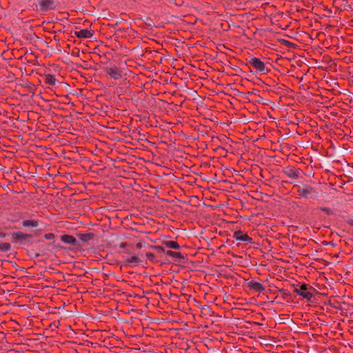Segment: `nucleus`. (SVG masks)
<instances>
[{
  "label": "nucleus",
  "mask_w": 353,
  "mask_h": 353,
  "mask_svg": "<svg viewBox=\"0 0 353 353\" xmlns=\"http://www.w3.org/2000/svg\"><path fill=\"white\" fill-rule=\"evenodd\" d=\"M166 254L172 256L174 258H181V254L180 252H173V251H170V250L166 251Z\"/></svg>",
  "instance_id": "nucleus-15"
},
{
  "label": "nucleus",
  "mask_w": 353,
  "mask_h": 353,
  "mask_svg": "<svg viewBox=\"0 0 353 353\" xmlns=\"http://www.w3.org/2000/svg\"><path fill=\"white\" fill-rule=\"evenodd\" d=\"M57 6L55 0H37L36 7L38 10L46 11L54 9Z\"/></svg>",
  "instance_id": "nucleus-1"
},
{
  "label": "nucleus",
  "mask_w": 353,
  "mask_h": 353,
  "mask_svg": "<svg viewBox=\"0 0 353 353\" xmlns=\"http://www.w3.org/2000/svg\"><path fill=\"white\" fill-rule=\"evenodd\" d=\"M155 353H159V352H156ZM159 353H163V352H159Z\"/></svg>",
  "instance_id": "nucleus-22"
},
{
  "label": "nucleus",
  "mask_w": 353,
  "mask_h": 353,
  "mask_svg": "<svg viewBox=\"0 0 353 353\" xmlns=\"http://www.w3.org/2000/svg\"><path fill=\"white\" fill-rule=\"evenodd\" d=\"M163 103V100H159L158 101H156V106H157V105H159V103Z\"/></svg>",
  "instance_id": "nucleus-19"
},
{
  "label": "nucleus",
  "mask_w": 353,
  "mask_h": 353,
  "mask_svg": "<svg viewBox=\"0 0 353 353\" xmlns=\"http://www.w3.org/2000/svg\"><path fill=\"white\" fill-rule=\"evenodd\" d=\"M105 71L112 78L114 79H119L121 78V72L119 68L115 66L107 68Z\"/></svg>",
  "instance_id": "nucleus-6"
},
{
  "label": "nucleus",
  "mask_w": 353,
  "mask_h": 353,
  "mask_svg": "<svg viewBox=\"0 0 353 353\" xmlns=\"http://www.w3.org/2000/svg\"><path fill=\"white\" fill-rule=\"evenodd\" d=\"M148 257H152V254L148 255Z\"/></svg>",
  "instance_id": "nucleus-20"
},
{
  "label": "nucleus",
  "mask_w": 353,
  "mask_h": 353,
  "mask_svg": "<svg viewBox=\"0 0 353 353\" xmlns=\"http://www.w3.org/2000/svg\"><path fill=\"white\" fill-rule=\"evenodd\" d=\"M297 192L301 196L307 197L313 192V188L311 186L303 184L298 186Z\"/></svg>",
  "instance_id": "nucleus-5"
},
{
  "label": "nucleus",
  "mask_w": 353,
  "mask_h": 353,
  "mask_svg": "<svg viewBox=\"0 0 353 353\" xmlns=\"http://www.w3.org/2000/svg\"><path fill=\"white\" fill-rule=\"evenodd\" d=\"M163 245L156 244V253L165 252V249L162 246Z\"/></svg>",
  "instance_id": "nucleus-16"
},
{
  "label": "nucleus",
  "mask_w": 353,
  "mask_h": 353,
  "mask_svg": "<svg viewBox=\"0 0 353 353\" xmlns=\"http://www.w3.org/2000/svg\"><path fill=\"white\" fill-rule=\"evenodd\" d=\"M321 210L325 212L326 214H330L332 212L331 210L327 208H321Z\"/></svg>",
  "instance_id": "nucleus-17"
},
{
  "label": "nucleus",
  "mask_w": 353,
  "mask_h": 353,
  "mask_svg": "<svg viewBox=\"0 0 353 353\" xmlns=\"http://www.w3.org/2000/svg\"><path fill=\"white\" fill-rule=\"evenodd\" d=\"M307 290V285L306 284H302L299 288H296L294 289V292L301 296L303 299L307 301H310L313 296V294Z\"/></svg>",
  "instance_id": "nucleus-3"
},
{
  "label": "nucleus",
  "mask_w": 353,
  "mask_h": 353,
  "mask_svg": "<svg viewBox=\"0 0 353 353\" xmlns=\"http://www.w3.org/2000/svg\"><path fill=\"white\" fill-rule=\"evenodd\" d=\"M234 237L237 241H244V242H252V239L247 235L246 234H243L241 232H236L234 234Z\"/></svg>",
  "instance_id": "nucleus-8"
},
{
  "label": "nucleus",
  "mask_w": 353,
  "mask_h": 353,
  "mask_svg": "<svg viewBox=\"0 0 353 353\" xmlns=\"http://www.w3.org/2000/svg\"><path fill=\"white\" fill-rule=\"evenodd\" d=\"M156 244L163 245L169 248H179V245L176 242L168 240V237L165 235H161L160 237L156 238Z\"/></svg>",
  "instance_id": "nucleus-2"
},
{
  "label": "nucleus",
  "mask_w": 353,
  "mask_h": 353,
  "mask_svg": "<svg viewBox=\"0 0 353 353\" xmlns=\"http://www.w3.org/2000/svg\"><path fill=\"white\" fill-rule=\"evenodd\" d=\"M46 82L50 85H55L57 80L54 76L48 74L46 76Z\"/></svg>",
  "instance_id": "nucleus-14"
},
{
  "label": "nucleus",
  "mask_w": 353,
  "mask_h": 353,
  "mask_svg": "<svg viewBox=\"0 0 353 353\" xmlns=\"http://www.w3.org/2000/svg\"><path fill=\"white\" fill-rule=\"evenodd\" d=\"M249 63L253 68L260 72H264L266 70L265 63L258 58H251Z\"/></svg>",
  "instance_id": "nucleus-4"
},
{
  "label": "nucleus",
  "mask_w": 353,
  "mask_h": 353,
  "mask_svg": "<svg viewBox=\"0 0 353 353\" xmlns=\"http://www.w3.org/2000/svg\"><path fill=\"white\" fill-rule=\"evenodd\" d=\"M248 285L250 289L256 292H262L265 290L264 286L261 283L256 281H251L248 283Z\"/></svg>",
  "instance_id": "nucleus-10"
},
{
  "label": "nucleus",
  "mask_w": 353,
  "mask_h": 353,
  "mask_svg": "<svg viewBox=\"0 0 353 353\" xmlns=\"http://www.w3.org/2000/svg\"><path fill=\"white\" fill-rule=\"evenodd\" d=\"M285 173L290 178L295 179L298 177L299 172L294 170L291 168L285 170Z\"/></svg>",
  "instance_id": "nucleus-12"
},
{
  "label": "nucleus",
  "mask_w": 353,
  "mask_h": 353,
  "mask_svg": "<svg viewBox=\"0 0 353 353\" xmlns=\"http://www.w3.org/2000/svg\"><path fill=\"white\" fill-rule=\"evenodd\" d=\"M141 262L139 258L137 256H130L125 259L124 263L125 265L130 267L138 265Z\"/></svg>",
  "instance_id": "nucleus-7"
},
{
  "label": "nucleus",
  "mask_w": 353,
  "mask_h": 353,
  "mask_svg": "<svg viewBox=\"0 0 353 353\" xmlns=\"http://www.w3.org/2000/svg\"><path fill=\"white\" fill-rule=\"evenodd\" d=\"M23 225L25 227L36 228L38 226V222L35 220H26L23 222Z\"/></svg>",
  "instance_id": "nucleus-13"
},
{
  "label": "nucleus",
  "mask_w": 353,
  "mask_h": 353,
  "mask_svg": "<svg viewBox=\"0 0 353 353\" xmlns=\"http://www.w3.org/2000/svg\"><path fill=\"white\" fill-rule=\"evenodd\" d=\"M61 240L63 243L70 245H74L77 241L76 239L74 236L68 234L62 236Z\"/></svg>",
  "instance_id": "nucleus-11"
},
{
  "label": "nucleus",
  "mask_w": 353,
  "mask_h": 353,
  "mask_svg": "<svg viewBox=\"0 0 353 353\" xmlns=\"http://www.w3.org/2000/svg\"><path fill=\"white\" fill-rule=\"evenodd\" d=\"M74 34L78 38H90L92 36V32L88 29H82L75 31Z\"/></svg>",
  "instance_id": "nucleus-9"
},
{
  "label": "nucleus",
  "mask_w": 353,
  "mask_h": 353,
  "mask_svg": "<svg viewBox=\"0 0 353 353\" xmlns=\"http://www.w3.org/2000/svg\"><path fill=\"white\" fill-rule=\"evenodd\" d=\"M54 234L52 233H48L45 235L46 239H49V240L52 239L54 238Z\"/></svg>",
  "instance_id": "nucleus-18"
},
{
  "label": "nucleus",
  "mask_w": 353,
  "mask_h": 353,
  "mask_svg": "<svg viewBox=\"0 0 353 353\" xmlns=\"http://www.w3.org/2000/svg\"><path fill=\"white\" fill-rule=\"evenodd\" d=\"M3 245L8 247V244H4Z\"/></svg>",
  "instance_id": "nucleus-21"
}]
</instances>
